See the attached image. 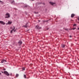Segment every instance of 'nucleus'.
Instances as JSON below:
<instances>
[{"label": "nucleus", "instance_id": "25", "mask_svg": "<svg viewBox=\"0 0 79 79\" xmlns=\"http://www.w3.org/2000/svg\"><path fill=\"white\" fill-rule=\"evenodd\" d=\"M78 21H79V17H78Z\"/></svg>", "mask_w": 79, "mask_h": 79}, {"label": "nucleus", "instance_id": "34", "mask_svg": "<svg viewBox=\"0 0 79 79\" xmlns=\"http://www.w3.org/2000/svg\"><path fill=\"white\" fill-rule=\"evenodd\" d=\"M39 22H40V20H39Z\"/></svg>", "mask_w": 79, "mask_h": 79}, {"label": "nucleus", "instance_id": "21", "mask_svg": "<svg viewBox=\"0 0 79 79\" xmlns=\"http://www.w3.org/2000/svg\"><path fill=\"white\" fill-rule=\"evenodd\" d=\"M23 70H25V68L24 67L23 68Z\"/></svg>", "mask_w": 79, "mask_h": 79}, {"label": "nucleus", "instance_id": "13", "mask_svg": "<svg viewBox=\"0 0 79 79\" xmlns=\"http://www.w3.org/2000/svg\"><path fill=\"white\" fill-rule=\"evenodd\" d=\"M8 24L9 25H10V21H8V23H6V25H8Z\"/></svg>", "mask_w": 79, "mask_h": 79}, {"label": "nucleus", "instance_id": "35", "mask_svg": "<svg viewBox=\"0 0 79 79\" xmlns=\"http://www.w3.org/2000/svg\"><path fill=\"white\" fill-rule=\"evenodd\" d=\"M0 74H1V73H0Z\"/></svg>", "mask_w": 79, "mask_h": 79}, {"label": "nucleus", "instance_id": "30", "mask_svg": "<svg viewBox=\"0 0 79 79\" xmlns=\"http://www.w3.org/2000/svg\"><path fill=\"white\" fill-rule=\"evenodd\" d=\"M48 28H47V30H48Z\"/></svg>", "mask_w": 79, "mask_h": 79}, {"label": "nucleus", "instance_id": "32", "mask_svg": "<svg viewBox=\"0 0 79 79\" xmlns=\"http://www.w3.org/2000/svg\"><path fill=\"white\" fill-rule=\"evenodd\" d=\"M12 75V73H11L10 75Z\"/></svg>", "mask_w": 79, "mask_h": 79}, {"label": "nucleus", "instance_id": "29", "mask_svg": "<svg viewBox=\"0 0 79 79\" xmlns=\"http://www.w3.org/2000/svg\"><path fill=\"white\" fill-rule=\"evenodd\" d=\"M47 9H45V11H47Z\"/></svg>", "mask_w": 79, "mask_h": 79}, {"label": "nucleus", "instance_id": "12", "mask_svg": "<svg viewBox=\"0 0 79 79\" xmlns=\"http://www.w3.org/2000/svg\"><path fill=\"white\" fill-rule=\"evenodd\" d=\"M3 3H4V2L0 0V3H1V4L2 5H3Z\"/></svg>", "mask_w": 79, "mask_h": 79}, {"label": "nucleus", "instance_id": "7", "mask_svg": "<svg viewBox=\"0 0 79 79\" xmlns=\"http://www.w3.org/2000/svg\"><path fill=\"white\" fill-rule=\"evenodd\" d=\"M23 42L21 41H20L18 42V44L19 45H21V44H22Z\"/></svg>", "mask_w": 79, "mask_h": 79}, {"label": "nucleus", "instance_id": "36", "mask_svg": "<svg viewBox=\"0 0 79 79\" xmlns=\"http://www.w3.org/2000/svg\"><path fill=\"white\" fill-rule=\"evenodd\" d=\"M2 73H3V72H2Z\"/></svg>", "mask_w": 79, "mask_h": 79}, {"label": "nucleus", "instance_id": "5", "mask_svg": "<svg viewBox=\"0 0 79 79\" xmlns=\"http://www.w3.org/2000/svg\"><path fill=\"white\" fill-rule=\"evenodd\" d=\"M0 24H2V25H5V23L3 21H0Z\"/></svg>", "mask_w": 79, "mask_h": 79}, {"label": "nucleus", "instance_id": "17", "mask_svg": "<svg viewBox=\"0 0 79 79\" xmlns=\"http://www.w3.org/2000/svg\"><path fill=\"white\" fill-rule=\"evenodd\" d=\"M25 8H27V5H25V6L24 7Z\"/></svg>", "mask_w": 79, "mask_h": 79}, {"label": "nucleus", "instance_id": "11", "mask_svg": "<svg viewBox=\"0 0 79 79\" xmlns=\"http://www.w3.org/2000/svg\"><path fill=\"white\" fill-rule=\"evenodd\" d=\"M14 27L13 29H12V30L10 31V32H11V33H12V32H13V31H14V30L15 28V27Z\"/></svg>", "mask_w": 79, "mask_h": 79}, {"label": "nucleus", "instance_id": "10", "mask_svg": "<svg viewBox=\"0 0 79 79\" xmlns=\"http://www.w3.org/2000/svg\"><path fill=\"white\" fill-rule=\"evenodd\" d=\"M61 47H62V48H64L65 47V45L64 44H62Z\"/></svg>", "mask_w": 79, "mask_h": 79}, {"label": "nucleus", "instance_id": "18", "mask_svg": "<svg viewBox=\"0 0 79 79\" xmlns=\"http://www.w3.org/2000/svg\"><path fill=\"white\" fill-rule=\"evenodd\" d=\"M64 30H66V31H68V32H69V31L68 30V29H65Z\"/></svg>", "mask_w": 79, "mask_h": 79}, {"label": "nucleus", "instance_id": "4", "mask_svg": "<svg viewBox=\"0 0 79 79\" xmlns=\"http://www.w3.org/2000/svg\"><path fill=\"white\" fill-rule=\"evenodd\" d=\"M1 62L2 63H5V62H6V60L3 59L2 60Z\"/></svg>", "mask_w": 79, "mask_h": 79}, {"label": "nucleus", "instance_id": "37", "mask_svg": "<svg viewBox=\"0 0 79 79\" xmlns=\"http://www.w3.org/2000/svg\"><path fill=\"white\" fill-rule=\"evenodd\" d=\"M45 4L44 3V5Z\"/></svg>", "mask_w": 79, "mask_h": 79}, {"label": "nucleus", "instance_id": "24", "mask_svg": "<svg viewBox=\"0 0 79 79\" xmlns=\"http://www.w3.org/2000/svg\"><path fill=\"white\" fill-rule=\"evenodd\" d=\"M69 37H70V38L72 37V36H71V35H70Z\"/></svg>", "mask_w": 79, "mask_h": 79}, {"label": "nucleus", "instance_id": "27", "mask_svg": "<svg viewBox=\"0 0 79 79\" xmlns=\"http://www.w3.org/2000/svg\"><path fill=\"white\" fill-rule=\"evenodd\" d=\"M5 70H6V69H4V71H5Z\"/></svg>", "mask_w": 79, "mask_h": 79}, {"label": "nucleus", "instance_id": "6", "mask_svg": "<svg viewBox=\"0 0 79 79\" xmlns=\"http://www.w3.org/2000/svg\"><path fill=\"white\" fill-rule=\"evenodd\" d=\"M11 4H12L13 5H14V4H15V1L14 0H11Z\"/></svg>", "mask_w": 79, "mask_h": 79}, {"label": "nucleus", "instance_id": "28", "mask_svg": "<svg viewBox=\"0 0 79 79\" xmlns=\"http://www.w3.org/2000/svg\"><path fill=\"white\" fill-rule=\"evenodd\" d=\"M32 0V1H34V0Z\"/></svg>", "mask_w": 79, "mask_h": 79}, {"label": "nucleus", "instance_id": "14", "mask_svg": "<svg viewBox=\"0 0 79 79\" xmlns=\"http://www.w3.org/2000/svg\"><path fill=\"white\" fill-rule=\"evenodd\" d=\"M23 27H25L27 28V23Z\"/></svg>", "mask_w": 79, "mask_h": 79}, {"label": "nucleus", "instance_id": "3", "mask_svg": "<svg viewBox=\"0 0 79 79\" xmlns=\"http://www.w3.org/2000/svg\"><path fill=\"white\" fill-rule=\"evenodd\" d=\"M41 27H40L39 25H37L35 27V29H41Z\"/></svg>", "mask_w": 79, "mask_h": 79}, {"label": "nucleus", "instance_id": "1", "mask_svg": "<svg viewBox=\"0 0 79 79\" xmlns=\"http://www.w3.org/2000/svg\"><path fill=\"white\" fill-rule=\"evenodd\" d=\"M4 74H5L6 75V76H10V74H9V73H8L6 71H4Z\"/></svg>", "mask_w": 79, "mask_h": 79}, {"label": "nucleus", "instance_id": "8", "mask_svg": "<svg viewBox=\"0 0 79 79\" xmlns=\"http://www.w3.org/2000/svg\"><path fill=\"white\" fill-rule=\"evenodd\" d=\"M49 3L51 5H55V2H50Z\"/></svg>", "mask_w": 79, "mask_h": 79}, {"label": "nucleus", "instance_id": "15", "mask_svg": "<svg viewBox=\"0 0 79 79\" xmlns=\"http://www.w3.org/2000/svg\"><path fill=\"white\" fill-rule=\"evenodd\" d=\"M19 76V74H16V77H18Z\"/></svg>", "mask_w": 79, "mask_h": 79}, {"label": "nucleus", "instance_id": "9", "mask_svg": "<svg viewBox=\"0 0 79 79\" xmlns=\"http://www.w3.org/2000/svg\"><path fill=\"white\" fill-rule=\"evenodd\" d=\"M75 16V14H73L71 15V18H74V17Z\"/></svg>", "mask_w": 79, "mask_h": 79}, {"label": "nucleus", "instance_id": "26", "mask_svg": "<svg viewBox=\"0 0 79 79\" xmlns=\"http://www.w3.org/2000/svg\"><path fill=\"white\" fill-rule=\"evenodd\" d=\"M12 23V22H10V24Z\"/></svg>", "mask_w": 79, "mask_h": 79}, {"label": "nucleus", "instance_id": "22", "mask_svg": "<svg viewBox=\"0 0 79 79\" xmlns=\"http://www.w3.org/2000/svg\"><path fill=\"white\" fill-rule=\"evenodd\" d=\"M34 13H35V14H38V12H35Z\"/></svg>", "mask_w": 79, "mask_h": 79}, {"label": "nucleus", "instance_id": "20", "mask_svg": "<svg viewBox=\"0 0 79 79\" xmlns=\"http://www.w3.org/2000/svg\"><path fill=\"white\" fill-rule=\"evenodd\" d=\"M24 78H26V75H24Z\"/></svg>", "mask_w": 79, "mask_h": 79}, {"label": "nucleus", "instance_id": "23", "mask_svg": "<svg viewBox=\"0 0 79 79\" xmlns=\"http://www.w3.org/2000/svg\"><path fill=\"white\" fill-rule=\"evenodd\" d=\"M45 22H48V20H46L44 21Z\"/></svg>", "mask_w": 79, "mask_h": 79}, {"label": "nucleus", "instance_id": "31", "mask_svg": "<svg viewBox=\"0 0 79 79\" xmlns=\"http://www.w3.org/2000/svg\"><path fill=\"white\" fill-rule=\"evenodd\" d=\"M15 31H16L15 30H14V32H15Z\"/></svg>", "mask_w": 79, "mask_h": 79}, {"label": "nucleus", "instance_id": "2", "mask_svg": "<svg viewBox=\"0 0 79 79\" xmlns=\"http://www.w3.org/2000/svg\"><path fill=\"white\" fill-rule=\"evenodd\" d=\"M6 16L5 17L6 18H8L10 17V14L8 13H6Z\"/></svg>", "mask_w": 79, "mask_h": 79}, {"label": "nucleus", "instance_id": "33", "mask_svg": "<svg viewBox=\"0 0 79 79\" xmlns=\"http://www.w3.org/2000/svg\"><path fill=\"white\" fill-rule=\"evenodd\" d=\"M69 30H72L71 29H69Z\"/></svg>", "mask_w": 79, "mask_h": 79}, {"label": "nucleus", "instance_id": "19", "mask_svg": "<svg viewBox=\"0 0 79 79\" xmlns=\"http://www.w3.org/2000/svg\"><path fill=\"white\" fill-rule=\"evenodd\" d=\"M76 29V28L74 27L71 29V30L73 29V30H74L75 29Z\"/></svg>", "mask_w": 79, "mask_h": 79}, {"label": "nucleus", "instance_id": "16", "mask_svg": "<svg viewBox=\"0 0 79 79\" xmlns=\"http://www.w3.org/2000/svg\"><path fill=\"white\" fill-rule=\"evenodd\" d=\"M77 25L76 24H74L73 25V27H76V25Z\"/></svg>", "mask_w": 79, "mask_h": 79}]
</instances>
